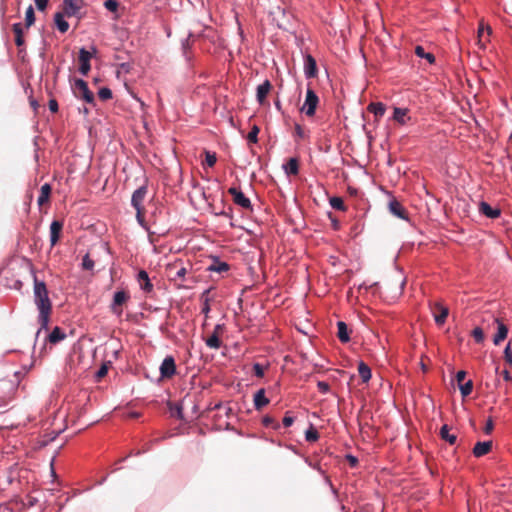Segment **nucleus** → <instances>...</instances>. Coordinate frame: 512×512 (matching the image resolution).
I'll list each match as a JSON object with an SVG mask.
<instances>
[{
    "label": "nucleus",
    "mask_w": 512,
    "mask_h": 512,
    "mask_svg": "<svg viewBox=\"0 0 512 512\" xmlns=\"http://www.w3.org/2000/svg\"><path fill=\"white\" fill-rule=\"evenodd\" d=\"M34 301L39 310L38 320L41 325L38 331L39 334L42 329L48 328L52 304L48 296L46 284L43 281H39L36 277L34 278Z\"/></svg>",
    "instance_id": "f257e3e1"
},
{
    "label": "nucleus",
    "mask_w": 512,
    "mask_h": 512,
    "mask_svg": "<svg viewBox=\"0 0 512 512\" xmlns=\"http://www.w3.org/2000/svg\"><path fill=\"white\" fill-rule=\"evenodd\" d=\"M146 195L147 187L141 186L134 191L131 198V203L132 206L136 209V217L139 223H142L144 221L145 208L143 206V202L145 200Z\"/></svg>",
    "instance_id": "f03ea898"
},
{
    "label": "nucleus",
    "mask_w": 512,
    "mask_h": 512,
    "mask_svg": "<svg viewBox=\"0 0 512 512\" xmlns=\"http://www.w3.org/2000/svg\"><path fill=\"white\" fill-rule=\"evenodd\" d=\"M130 295L125 290H119L114 293L113 301L110 304V310L113 314L120 317L123 313V306L127 304Z\"/></svg>",
    "instance_id": "7ed1b4c3"
},
{
    "label": "nucleus",
    "mask_w": 512,
    "mask_h": 512,
    "mask_svg": "<svg viewBox=\"0 0 512 512\" xmlns=\"http://www.w3.org/2000/svg\"><path fill=\"white\" fill-rule=\"evenodd\" d=\"M73 89L76 97L83 99L88 104H94V94L89 90L88 84L84 80L77 79Z\"/></svg>",
    "instance_id": "20e7f679"
},
{
    "label": "nucleus",
    "mask_w": 512,
    "mask_h": 512,
    "mask_svg": "<svg viewBox=\"0 0 512 512\" xmlns=\"http://www.w3.org/2000/svg\"><path fill=\"white\" fill-rule=\"evenodd\" d=\"M83 6V0H63V3L61 5L62 11L60 12L63 13L68 18L78 17Z\"/></svg>",
    "instance_id": "39448f33"
},
{
    "label": "nucleus",
    "mask_w": 512,
    "mask_h": 512,
    "mask_svg": "<svg viewBox=\"0 0 512 512\" xmlns=\"http://www.w3.org/2000/svg\"><path fill=\"white\" fill-rule=\"evenodd\" d=\"M318 103H319L318 96L311 88H308L307 92H306V99L301 108V111L304 112L307 116L312 117V116H314V114L316 112Z\"/></svg>",
    "instance_id": "423d86ee"
},
{
    "label": "nucleus",
    "mask_w": 512,
    "mask_h": 512,
    "mask_svg": "<svg viewBox=\"0 0 512 512\" xmlns=\"http://www.w3.org/2000/svg\"><path fill=\"white\" fill-rule=\"evenodd\" d=\"M166 270L171 280L175 282L185 280L187 269L182 265L181 261H175L174 263L169 264Z\"/></svg>",
    "instance_id": "0eeeda50"
},
{
    "label": "nucleus",
    "mask_w": 512,
    "mask_h": 512,
    "mask_svg": "<svg viewBox=\"0 0 512 512\" xmlns=\"http://www.w3.org/2000/svg\"><path fill=\"white\" fill-rule=\"evenodd\" d=\"M228 193L232 196L233 202L236 205L247 210L252 209L251 201L244 195V193L241 190L235 187H231L228 189Z\"/></svg>",
    "instance_id": "6e6552de"
},
{
    "label": "nucleus",
    "mask_w": 512,
    "mask_h": 512,
    "mask_svg": "<svg viewBox=\"0 0 512 512\" xmlns=\"http://www.w3.org/2000/svg\"><path fill=\"white\" fill-rule=\"evenodd\" d=\"M176 374V364L172 356L164 358L160 365V375L162 379H170Z\"/></svg>",
    "instance_id": "1a4fd4ad"
},
{
    "label": "nucleus",
    "mask_w": 512,
    "mask_h": 512,
    "mask_svg": "<svg viewBox=\"0 0 512 512\" xmlns=\"http://www.w3.org/2000/svg\"><path fill=\"white\" fill-rule=\"evenodd\" d=\"M225 330L224 324H217L214 327L213 333L206 339V345L211 349H219L221 347L220 336Z\"/></svg>",
    "instance_id": "9d476101"
},
{
    "label": "nucleus",
    "mask_w": 512,
    "mask_h": 512,
    "mask_svg": "<svg viewBox=\"0 0 512 512\" xmlns=\"http://www.w3.org/2000/svg\"><path fill=\"white\" fill-rule=\"evenodd\" d=\"M431 309L436 324L443 325L448 317L449 309L440 303H434Z\"/></svg>",
    "instance_id": "9b49d317"
},
{
    "label": "nucleus",
    "mask_w": 512,
    "mask_h": 512,
    "mask_svg": "<svg viewBox=\"0 0 512 512\" xmlns=\"http://www.w3.org/2000/svg\"><path fill=\"white\" fill-rule=\"evenodd\" d=\"M92 55L93 54L87 51L85 48L80 49L78 58L80 62L79 71L81 74L87 75L90 71V60L92 58Z\"/></svg>",
    "instance_id": "f8f14e48"
},
{
    "label": "nucleus",
    "mask_w": 512,
    "mask_h": 512,
    "mask_svg": "<svg viewBox=\"0 0 512 512\" xmlns=\"http://www.w3.org/2000/svg\"><path fill=\"white\" fill-rule=\"evenodd\" d=\"M388 209L389 212L394 216L403 220H408V212L397 199L393 198L392 200H390L388 204Z\"/></svg>",
    "instance_id": "ddd939ff"
},
{
    "label": "nucleus",
    "mask_w": 512,
    "mask_h": 512,
    "mask_svg": "<svg viewBox=\"0 0 512 512\" xmlns=\"http://www.w3.org/2000/svg\"><path fill=\"white\" fill-rule=\"evenodd\" d=\"M491 33V27L489 25H485V23L481 21L478 27V44L482 49H484L486 44L489 42Z\"/></svg>",
    "instance_id": "4468645a"
},
{
    "label": "nucleus",
    "mask_w": 512,
    "mask_h": 512,
    "mask_svg": "<svg viewBox=\"0 0 512 512\" xmlns=\"http://www.w3.org/2000/svg\"><path fill=\"white\" fill-rule=\"evenodd\" d=\"M63 229V223L58 220H54L50 225V243L51 247H54L61 236V232Z\"/></svg>",
    "instance_id": "2eb2a0df"
},
{
    "label": "nucleus",
    "mask_w": 512,
    "mask_h": 512,
    "mask_svg": "<svg viewBox=\"0 0 512 512\" xmlns=\"http://www.w3.org/2000/svg\"><path fill=\"white\" fill-rule=\"evenodd\" d=\"M271 89L272 84L269 80H265L261 85L257 87L256 98L261 105L266 103L267 95L270 93Z\"/></svg>",
    "instance_id": "dca6fc26"
},
{
    "label": "nucleus",
    "mask_w": 512,
    "mask_h": 512,
    "mask_svg": "<svg viewBox=\"0 0 512 512\" xmlns=\"http://www.w3.org/2000/svg\"><path fill=\"white\" fill-rule=\"evenodd\" d=\"M497 323V333L493 338V343L495 345H499L502 341H504L508 335V327L502 323L498 318L494 320Z\"/></svg>",
    "instance_id": "f3484780"
},
{
    "label": "nucleus",
    "mask_w": 512,
    "mask_h": 512,
    "mask_svg": "<svg viewBox=\"0 0 512 512\" xmlns=\"http://www.w3.org/2000/svg\"><path fill=\"white\" fill-rule=\"evenodd\" d=\"M304 71L308 78H314L317 75L316 60L311 55H307L305 58Z\"/></svg>",
    "instance_id": "a211bd4d"
},
{
    "label": "nucleus",
    "mask_w": 512,
    "mask_h": 512,
    "mask_svg": "<svg viewBox=\"0 0 512 512\" xmlns=\"http://www.w3.org/2000/svg\"><path fill=\"white\" fill-rule=\"evenodd\" d=\"M492 449V441L477 442L473 448L475 457H482L488 454Z\"/></svg>",
    "instance_id": "6ab92c4d"
},
{
    "label": "nucleus",
    "mask_w": 512,
    "mask_h": 512,
    "mask_svg": "<svg viewBox=\"0 0 512 512\" xmlns=\"http://www.w3.org/2000/svg\"><path fill=\"white\" fill-rule=\"evenodd\" d=\"M479 211L488 218L495 219L501 214V211L496 208H492L488 203L481 202L479 205Z\"/></svg>",
    "instance_id": "aec40b11"
},
{
    "label": "nucleus",
    "mask_w": 512,
    "mask_h": 512,
    "mask_svg": "<svg viewBox=\"0 0 512 512\" xmlns=\"http://www.w3.org/2000/svg\"><path fill=\"white\" fill-rule=\"evenodd\" d=\"M137 279L142 290H144L145 292H151L153 290V285L150 282L148 273L146 271H139Z\"/></svg>",
    "instance_id": "412c9836"
},
{
    "label": "nucleus",
    "mask_w": 512,
    "mask_h": 512,
    "mask_svg": "<svg viewBox=\"0 0 512 512\" xmlns=\"http://www.w3.org/2000/svg\"><path fill=\"white\" fill-rule=\"evenodd\" d=\"M269 403V399L265 396V390L260 389L254 395V406L256 410H261Z\"/></svg>",
    "instance_id": "4be33fe9"
},
{
    "label": "nucleus",
    "mask_w": 512,
    "mask_h": 512,
    "mask_svg": "<svg viewBox=\"0 0 512 512\" xmlns=\"http://www.w3.org/2000/svg\"><path fill=\"white\" fill-rule=\"evenodd\" d=\"M337 329V337L339 338V340L343 343L348 342L350 340V335L346 323L343 321L337 322Z\"/></svg>",
    "instance_id": "5701e85b"
},
{
    "label": "nucleus",
    "mask_w": 512,
    "mask_h": 512,
    "mask_svg": "<svg viewBox=\"0 0 512 512\" xmlns=\"http://www.w3.org/2000/svg\"><path fill=\"white\" fill-rule=\"evenodd\" d=\"M51 190L52 188L48 183L41 186L40 195L37 200L39 206H42L49 201Z\"/></svg>",
    "instance_id": "b1692460"
},
{
    "label": "nucleus",
    "mask_w": 512,
    "mask_h": 512,
    "mask_svg": "<svg viewBox=\"0 0 512 512\" xmlns=\"http://www.w3.org/2000/svg\"><path fill=\"white\" fill-rule=\"evenodd\" d=\"M212 289H206L200 296V301L202 303V313L207 315L210 311V301L212 300V297L210 296Z\"/></svg>",
    "instance_id": "393cba45"
},
{
    "label": "nucleus",
    "mask_w": 512,
    "mask_h": 512,
    "mask_svg": "<svg viewBox=\"0 0 512 512\" xmlns=\"http://www.w3.org/2000/svg\"><path fill=\"white\" fill-rule=\"evenodd\" d=\"M64 17H66L63 13L61 12H57L55 15H54V22L57 26V29L61 32V33H65L68 31L69 29V24L68 22L64 19Z\"/></svg>",
    "instance_id": "a878e982"
},
{
    "label": "nucleus",
    "mask_w": 512,
    "mask_h": 512,
    "mask_svg": "<svg viewBox=\"0 0 512 512\" xmlns=\"http://www.w3.org/2000/svg\"><path fill=\"white\" fill-rule=\"evenodd\" d=\"M207 270L221 274L229 270V265L226 262L214 259L213 262L208 266Z\"/></svg>",
    "instance_id": "bb28decb"
},
{
    "label": "nucleus",
    "mask_w": 512,
    "mask_h": 512,
    "mask_svg": "<svg viewBox=\"0 0 512 512\" xmlns=\"http://www.w3.org/2000/svg\"><path fill=\"white\" fill-rule=\"evenodd\" d=\"M439 434L441 439L445 440L450 445H454L456 443L457 436L455 434H450V428L447 424L441 427Z\"/></svg>",
    "instance_id": "cd10ccee"
},
{
    "label": "nucleus",
    "mask_w": 512,
    "mask_h": 512,
    "mask_svg": "<svg viewBox=\"0 0 512 512\" xmlns=\"http://www.w3.org/2000/svg\"><path fill=\"white\" fill-rule=\"evenodd\" d=\"M66 338V334L59 327H54L47 339L51 344H56Z\"/></svg>",
    "instance_id": "c85d7f7f"
},
{
    "label": "nucleus",
    "mask_w": 512,
    "mask_h": 512,
    "mask_svg": "<svg viewBox=\"0 0 512 512\" xmlns=\"http://www.w3.org/2000/svg\"><path fill=\"white\" fill-rule=\"evenodd\" d=\"M12 30H13V32L15 34V44L18 47L23 46L25 41H24V38H23V29H22L21 23L13 24Z\"/></svg>",
    "instance_id": "c756f323"
},
{
    "label": "nucleus",
    "mask_w": 512,
    "mask_h": 512,
    "mask_svg": "<svg viewBox=\"0 0 512 512\" xmlns=\"http://www.w3.org/2000/svg\"><path fill=\"white\" fill-rule=\"evenodd\" d=\"M358 373L364 383L368 382L371 378V369L363 361L358 364Z\"/></svg>",
    "instance_id": "7c9ffc66"
},
{
    "label": "nucleus",
    "mask_w": 512,
    "mask_h": 512,
    "mask_svg": "<svg viewBox=\"0 0 512 512\" xmlns=\"http://www.w3.org/2000/svg\"><path fill=\"white\" fill-rule=\"evenodd\" d=\"M285 172L290 175H297L299 172V163L296 158H290L284 165Z\"/></svg>",
    "instance_id": "2f4dec72"
},
{
    "label": "nucleus",
    "mask_w": 512,
    "mask_h": 512,
    "mask_svg": "<svg viewBox=\"0 0 512 512\" xmlns=\"http://www.w3.org/2000/svg\"><path fill=\"white\" fill-rule=\"evenodd\" d=\"M368 111L373 113L375 117H382L385 113V105L381 102L370 103L368 105Z\"/></svg>",
    "instance_id": "473e14b6"
},
{
    "label": "nucleus",
    "mask_w": 512,
    "mask_h": 512,
    "mask_svg": "<svg viewBox=\"0 0 512 512\" xmlns=\"http://www.w3.org/2000/svg\"><path fill=\"white\" fill-rule=\"evenodd\" d=\"M415 54L420 58H425L430 64L435 62V56L431 53L425 52L424 48L420 45L415 47Z\"/></svg>",
    "instance_id": "72a5a7b5"
},
{
    "label": "nucleus",
    "mask_w": 512,
    "mask_h": 512,
    "mask_svg": "<svg viewBox=\"0 0 512 512\" xmlns=\"http://www.w3.org/2000/svg\"><path fill=\"white\" fill-rule=\"evenodd\" d=\"M329 203L331 205L332 208L336 209V210H339V211H345L346 210V206L344 204V201L341 197H331L330 200H329Z\"/></svg>",
    "instance_id": "f704fd0d"
},
{
    "label": "nucleus",
    "mask_w": 512,
    "mask_h": 512,
    "mask_svg": "<svg viewBox=\"0 0 512 512\" xmlns=\"http://www.w3.org/2000/svg\"><path fill=\"white\" fill-rule=\"evenodd\" d=\"M35 22V12L33 7L30 5L25 13V26L29 28L32 26Z\"/></svg>",
    "instance_id": "c9c22d12"
},
{
    "label": "nucleus",
    "mask_w": 512,
    "mask_h": 512,
    "mask_svg": "<svg viewBox=\"0 0 512 512\" xmlns=\"http://www.w3.org/2000/svg\"><path fill=\"white\" fill-rule=\"evenodd\" d=\"M407 115V109L402 108H395L393 118L395 121L399 122L400 124L405 123V117Z\"/></svg>",
    "instance_id": "e433bc0d"
},
{
    "label": "nucleus",
    "mask_w": 512,
    "mask_h": 512,
    "mask_svg": "<svg viewBox=\"0 0 512 512\" xmlns=\"http://www.w3.org/2000/svg\"><path fill=\"white\" fill-rule=\"evenodd\" d=\"M262 424L265 427H271V428H273L275 430L280 428V424L273 417H271L269 415H266V416L263 417Z\"/></svg>",
    "instance_id": "4c0bfd02"
},
{
    "label": "nucleus",
    "mask_w": 512,
    "mask_h": 512,
    "mask_svg": "<svg viewBox=\"0 0 512 512\" xmlns=\"http://www.w3.org/2000/svg\"><path fill=\"white\" fill-rule=\"evenodd\" d=\"M459 389H460V392H461V395L463 397H467L471 394L472 392V389H473V382L471 380H468L466 383L464 384H460L459 385Z\"/></svg>",
    "instance_id": "58836bf2"
},
{
    "label": "nucleus",
    "mask_w": 512,
    "mask_h": 512,
    "mask_svg": "<svg viewBox=\"0 0 512 512\" xmlns=\"http://www.w3.org/2000/svg\"><path fill=\"white\" fill-rule=\"evenodd\" d=\"M318 438H319V433L312 426L305 432V439L308 442H315L318 440Z\"/></svg>",
    "instance_id": "ea45409f"
},
{
    "label": "nucleus",
    "mask_w": 512,
    "mask_h": 512,
    "mask_svg": "<svg viewBox=\"0 0 512 512\" xmlns=\"http://www.w3.org/2000/svg\"><path fill=\"white\" fill-rule=\"evenodd\" d=\"M82 268L84 270H93L94 268V261L90 258L89 254H86L82 259Z\"/></svg>",
    "instance_id": "a19ab883"
},
{
    "label": "nucleus",
    "mask_w": 512,
    "mask_h": 512,
    "mask_svg": "<svg viewBox=\"0 0 512 512\" xmlns=\"http://www.w3.org/2000/svg\"><path fill=\"white\" fill-rule=\"evenodd\" d=\"M98 96L103 101L110 100L112 98V91L107 87H103L99 90Z\"/></svg>",
    "instance_id": "79ce46f5"
},
{
    "label": "nucleus",
    "mask_w": 512,
    "mask_h": 512,
    "mask_svg": "<svg viewBox=\"0 0 512 512\" xmlns=\"http://www.w3.org/2000/svg\"><path fill=\"white\" fill-rule=\"evenodd\" d=\"M258 134H259V128L258 126L254 125L251 129V131L247 135V139L251 143H256L258 140Z\"/></svg>",
    "instance_id": "37998d69"
},
{
    "label": "nucleus",
    "mask_w": 512,
    "mask_h": 512,
    "mask_svg": "<svg viewBox=\"0 0 512 512\" xmlns=\"http://www.w3.org/2000/svg\"><path fill=\"white\" fill-rule=\"evenodd\" d=\"M205 161L209 167H213L217 161L216 154L211 153L209 151H205Z\"/></svg>",
    "instance_id": "c03bdc74"
},
{
    "label": "nucleus",
    "mask_w": 512,
    "mask_h": 512,
    "mask_svg": "<svg viewBox=\"0 0 512 512\" xmlns=\"http://www.w3.org/2000/svg\"><path fill=\"white\" fill-rule=\"evenodd\" d=\"M472 336L473 338L475 339V341L477 343H481L483 342L484 340V332L482 330V328L480 327H476L473 331H472Z\"/></svg>",
    "instance_id": "a18cd8bd"
},
{
    "label": "nucleus",
    "mask_w": 512,
    "mask_h": 512,
    "mask_svg": "<svg viewBox=\"0 0 512 512\" xmlns=\"http://www.w3.org/2000/svg\"><path fill=\"white\" fill-rule=\"evenodd\" d=\"M118 6H119V4L116 0H106L104 2V7L111 12H116L118 9Z\"/></svg>",
    "instance_id": "49530a36"
},
{
    "label": "nucleus",
    "mask_w": 512,
    "mask_h": 512,
    "mask_svg": "<svg viewBox=\"0 0 512 512\" xmlns=\"http://www.w3.org/2000/svg\"><path fill=\"white\" fill-rule=\"evenodd\" d=\"M253 372L255 376L261 378L264 376V367L259 363H255L253 365Z\"/></svg>",
    "instance_id": "de8ad7c7"
},
{
    "label": "nucleus",
    "mask_w": 512,
    "mask_h": 512,
    "mask_svg": "<svg viewBox=\"0 0 512 512\" xmlns=\"http://www.w3.org/2000/svg\"><path fill=\"white\" fill-rule=\"evenodd\" d=\"M50 0H34L39 11H45Z\"/></svg>",
    "instance_id": "09e8293b"
},
{
    "label": "nucleus",
    "mask_w": 512,
    "mask_h": 512,
    "mask_svg": "<svg viewBox=\"0 0 512 512\" xmlns=\"http://www.w3.org/2000/svg\"><path fill=\"white\" fill-rule=\"evenodd\" d=\"M504 359L512 367V352L510 349V345H507L504 350Z\"/></svg>",
    "instance_id": "8fccbe9b"
},
{
    "label": "nucleus",
    "mask_w": 512,
    "mask_h": 512,
    "mask_svg": "<svg viewBox=\"0 0 512 512\" xmlns=\"http://www.w3.org/2000/svg\"><path fill=\"white\" fill-rule=\"evenodd\" d=\"M317 387H318L319 391L323 394L327 393L330 390L329 384L324 381H319L317 383Z\"/></svg>",
    "instance_id": "3c124183"
},
{
    "label": "nucleus",
    "mask_w": 512,
    "mask_h": 512,
    "mask_svg": "<svg viewBox=\"0 0 512 512\" xmlns=\"http://www.w3.org/2000/svg\"><path fill=\"white\" fill-rule=\"evenodd\" d=\"M493 429H494L493 420H492V418H489L487 420V422H486L485 427H484V433L485 434H490V433H492Z\"/></svg>",
    "instance_id": "603ef678"
},
{
    "label": "nucleus",
    "mask_w": 512,
    "mask_h": 512,
    "mask_svg": "<svg viewBox=\"0 0 512 512\" xmlns=\"http://www.w3.org/2000/svg\"><path fill=\"white\" fill-rule=\"evenodd\" d=\"M48 106L51 112L56 113L58 111V102L55 99H50Z\"/></svg>",
    "instance_id": "864d4df0"
},
{
    "label": "nucleus",
    "mask_w": 512,
    "mask_h": 512,
    "mask_svg": "<svg viewBox=\"0 0 512 512\" xmlns=\"http://www.w3.org/2000/svg\"><path fill=\"white\" fill-rule=\"evenodd\" d=\"M466 377V372L461 370V371H458L457 374H456V380L458 382V384H462V382L464 381Z\"/></svg>",
    "instance_id": "5fc2aeb1"
},
{
    "label": "nucleus",
    "mask_w": 512,
    "mask_h": 512,
    "mask_svg": "<svg viewBox=\"0 0 512 512\" xmlns=\"http://www.w3.org/2000/svg\"><path fill=\"white\" fill-rule=\"evenodd\" d=\"M293 423H294V418L289 415H285V417L283 418V425L285 427H290Z\"/></svg>",
    "instance_id": "6e6d98bb"
},
{
    "label": "nucleus",
    "mask_w": 512,
    "mask_h": 512,
    "mask_svg": "<svg viewBox=\"0 0 512 512\" xmlns=\"http://www.w3.org/2000/svg\"><path fill=\"white\" fill-rule=\"evenodd\" d=\"M108 368L107 366L103 365L97 372V377L102 378L107 374Z\"/></svg>",
    "instance_id": "4d7b16f0"
},
{
    "label": "nucleus",
    "mask_w": 512,
    "mask_h": 512,
    "mask_svg": "<svg viewBox=\"0 0 512 512\" xmlns=\"http://www.w3.org/2000/svg\"><path fill=\"white\" fill-rule=\"evenodd\" d=\"M295 132H296L297 136H299L300 138L304 137V131L299 124L295 125Z\"/></svg>",
    "instance_id": "13d9d810"
},
{
    "label": "nucleus",
    "mask_w": 512,
    "mask_h": 512,
    "mask_svg": "<svg viewBox=\"0 0 512 512\" xmlns=\"http://www.w3.org/2000/svg\"><path fill=\"white\" fill-rule=\"evenodd\" d=\"M347 459H348V461H349L351 466H355L357 464V462H358L357 458H355L352 455H348Z\"/></svg>",
    "instance_id": "bf43d9fd"
},
{
    "label": "nucleus",
    "mask_w": 512,
    "mask_h": 512,
    "mask_svg": "<svg viewBox=\"0 0 512 512\" xmlns=\"http://www.w3.org/2000/svg\"><path fill=\"white\" fill-rule=\"evenodd\" d=\"M502 376H503L505 381H511L512 380L511 375H510L508 370H504L502 372Z\"/></svg>",
    "instance_id": "052dcab7"
},
{
    "label": "nucleus",
    "mask_w": 512,
    "mask_h": 512,
    "mask_svg": "<svg viewBox=\"0 0 512 512\" xmlns=\"http://www.w3.org/2000/svg\"><path fill=\"white\" fill-rule=\"evenodd\" d=\"M192 37H193V35H192V34H189V35H188V38L186 39V43H185V44H183L184 49H186V48L189 46V41H190V39H191Z\"/></svg>",
    "instance_id": "680f3d73"
},
{
    "label": "nucleus",
    "mask_w": 512,
    "mask_h": 512,
    "mask_svg": "<svg viewBox=\"0 0 512 512\" xmlns=\"http://www.w3.org/2000/svg\"><path fill=\"white\" fill-rule=\"evenodd\" d=\"M275 106L277 107V109H280V107H281L280 101H276Z\"/></svg>",
    "instance_id": "e2e57ef3"
}]
</instances>
